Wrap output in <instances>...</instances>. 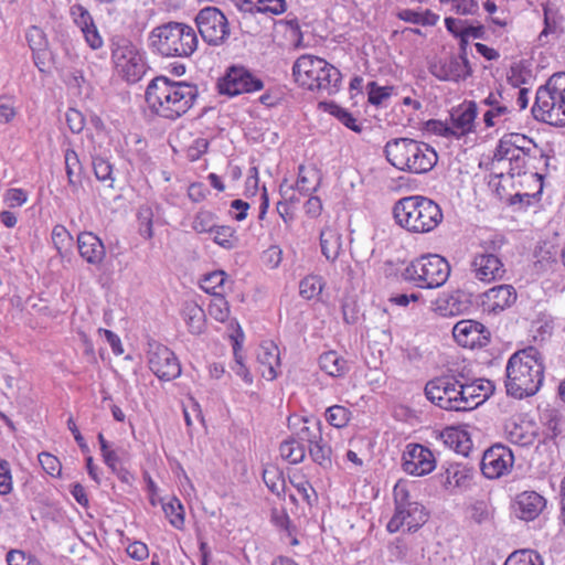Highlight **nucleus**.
<instances>
[{
  "instance_id": "f257e3e1",
  "label": "nucleus",
  "mask_w": 565,
  "mask_h": 565,
  "mask_svg": "<svg viewBox=\"0 0 565 565\" xmlns=\"http://www.w3.org/2000/svg\"><path fill=\"white\" fill-rule=\"evenodd\" d=\"M199 97L196 85L186 82H174L166 76L154 77L145 94L149 108L158 116L178 119L186 114Z\"/></svg>"
},
{
  "instance_id": "f03ea898",
  "label": "nucleus",
  "mask_w": 565,
  "mask_h": 565,
  "mask_svg": "<svg viewBox=\"0 0 565 565\" xmlns=\"http://www.w3.org/2000/svg\"><path fill=\"white\" fill-rule=\"evenodd\" d=\"M505 373L508 395L519 399L534 395L544 379V365L540 352L534 347L516 351L510 356Z\"/></svg>"
},
{
  "instance_id": "7ed1b4c3",
  "label": "nucleus",
  "mask_w": 565,
  "mask_h": 565,
  "mask_svg": "<svg viewBox=\"0 0 565 565\" xmlns=\"http://www.w3.org/2000/svg\"><path fill=\"white\" fill-rule=\"evenodd\" d=\"M396 223L411 233L434 231L444 218L440 206L429 198L411 195L399 199L393 207Z\"/></svg>"
},
{
  "instance_id": "20e7f679",
  "label": "nucleus",
  "mask_w": 565,
  "mask_h": 565,
  "mask_svg": "<svg viewBox=\"0 0 565 565\" xmlns=\"http://www.w3.org/2000/svg\"><path fill=\"white\" fill-rule=\"evenodd\" d=\"M386 160L396 169L409 173H427L438 161L429 145L411 138H395L384 147Z\"/></svg>"
},
{
  "instance_id": "39448f33",
  "label": "nucleus",
  "mask_w": 565,
  "mask_h": 565,
  "mask_svg": "<svg viewBox=\"0 0 565 565\" xmlns=\"http://www.w3.org/2000/svg\"><path fill=\"white\" fill-rule=\"evenodd\" d=\"M150 40L161 55L178 57L191 56L199 43L194 29L181 22H168L154 28Z\"/></svg>"
},
{
  "instance_id": "423d86ee",
  "label": "nucleus",
  "mask_w": 565,
  "mask_h": 565,
  "mask_svg": "<svg viewBox=\"0 0 565 565\" xmlns=\"http://www.w3.org/2000/svg\"><path fill=\"white\" fill-rule=\"evenodd\" d=\"M450 265L440 255L428 254L412 260L402 273V278L417 288L441 287L449 278Z\"/></svg>"
},
{
  "instance_id": "0eeeda50",
  "label": "nucleus",
  "mask_w": 565,
  "mask_h": 565,
  "mask_svg": "<svg viewBox=\"0 0 565 565\" xmlns=\"http://www.w3.org/2000/svg\"><path fill=\"white\" fill-rule=\"evenodd\" d=\"M461 381L455 375L435 377L425 385L426 397L446 411L463 412Z\"/></svg>"
},
{
  "instance_id": "6e6552de",
  "label": "nucleus",
  "mask_w": 565,
  "mask_h": 565,
  "mask_svg": "<svg viewBox=\"0 0 565 565\" xmlns=\"http://www.w3.org/2000/svg\"><path fill=\"white\" fill-rule=\"evenodd\" d=\"M111 57L116 70L129 83L138 82L145 74V63L137 49L127 39L113 42Z\"/></svg>"
},
{
  "instance_id": "1a4fd4ad",
  "label": "nucleus",
  "mask_w": 565,
  "mask_h": 565,
  "mask_svg": "<svg viewBox=\"0 0 565 565\" xmlns=\"http://www.w3.org/2000/svg\"><path fill=\"white\" fill-rule=\"evenodd\" d=\"M195 22L202 39L210 45L223 44L230 36L227 19L216 7L201 9Z\"/></svg>"
},
{
  "instance_id": "9d476101",
  "label": "nucleus",
  "mask_w": 565,
  "mask_h": 565,
  "mask_svg": "<svg viewBox=\"0 0 565 565\" xmlns=\"http://www.w3.org/2000/svg\"><path fill=\"white\" fill-rule=\"evenodd\" d=\"M546 82L539 87L532 114L535 119L556 127H565V104L555 96Z\"/></svg>"
},
{
  "instance_id": "9b49d317",
  "label": "nucleus",
  "mask_w": 565,
  "mask_h": 565,
  "mask_svg": "<svg viewBox=\"0 0 565 565\" xmlns=\"http://www.w3.org/2000/svg\"><path fill=\"white\" fill-rule=\"evenodd\" d=\"M148 345V364L158 379L171 381L181 374L180 362L168 347L154 341Z\"/></svg>"
},
{
  "instance_id": "f8f14e48",
  "label": "nucleus",
  "mask_w": 565,
  "mask_h": 565,
  "mask_svg": "<svg viewBox=\"0 0 565 565\" xmlns=\"http://www.w3.org/2000/svg\"><path fill=\"white\" fill-rule=\"evenodd\" d=\"M263 86L262 79L255 77L243 66H231L217 84L218 92L228 96L256 92L262 89Z\"/></svg>"
},
{
  "instance_id": "ddd939ff",
  "label": "nucleus",
  "mask_w": 565,
  "mask_h": 565,
  "mask_svg": "<svg viewBox=\"0 0 565 565\" xmlns=\"http://www.w3.org/2000/svg\"><path fill=\"white\" fill-rule=\"evenodd\" d=\"M514 456L510 448L497 444L488 448L481 459V471L488 479L503 476L513 466Z\"/></svg>"
},
{
  "instance_id": "4468645a",
  "label": "nucleus",
  "mask_w": 565,
  "mask_h": 565,
  "mask_svg": "<svg viewBox=\"0 0 565 565\" xmlns=\"http://www.w3.org/2000/svg\"><path fill=\"white\" fill-rule=\"evenodd\" d=\"M436 467L431 450L419 444H409L403 454V469L413 476H425Z\"/></svg>"
},
{
  "instance_id": "2eb2a0df",
  "label": "nucleus",
  "mask_w": 565,
  "mask_h": 565,
  "mask_svg": "<svg viewBox=\"0 0 565 565\" xmlns=\"http://www.w3.org/2000/svg\"><path fill=\"white\" fill-rule=\"evenodd\" d=\"M427 521V513L422 504H409L402 510H395L387 523V531L395 533L406 526L408 532L417 531Z\"/></svg>"
},
{
  "instance_id": "dca6fc26",
  "label": "nucleus",
  "mask_w": 565,
  "mask_h": 565,
  "mask_svg": "<svg viewBox=\"0 0 565 565\" xmlns=\"http://www.w3.org/2000/svg\"><path fill=\"white\" fill-rule=\"evenodd\" d=\"M471 271L481 281L490 282L501 279L505 269L501 259L491 253L477 254L471 262Z\"/></svg>"
},
{
  "instance_id": "f3484780",
  "label": "nucleus",
  "mask_w": 565,
  "mask_h": 565,
  "mask_svg": "<svg viewBox=\"0 0 565 565\" xmlns=\"http://www.w3.org/2000/svg\"><path fill=\"white\" fill-rule=\"evenodd\" d=\"M431 75L439 81H465L472 75L471 65H465L455 55L446 61L431 62L428 67Z\"/></svg>"
},
{
  "instance_id": "a211bd4d",
  "label": "nucleus",
  "mask_w": 565,
  "mask_h": 565,
  "mask_svg": "<svg viewBox=\"0 0 565 565\" xmlns=\"http://www.w3.org/2000/svg\"><path fill=\"white\" fill-rule=\"evenodd\" d=\"M321 67H326V60L312 55H301L292 66V76L300 86L311 89L315 77L319 75Z\"/></svg>"
},
{
  "instance_id": "6ab92c4d",
  "label": "nucleus",
  "mask_w": 565,
  "mask_h": 565,
  "mask_svg": "<svg viewBox=\"0 0 565 565\" xmlns=\"http://www.w3.org/2000/svg\"><path fill=\"white\" fill-rule=\"evenodd\" d=\"M288 426L295 429L292 437L302 444L310 446L321 439V422L315 417H289Z\"/></svg>"
},
{
  "instance_id": "aec40b11",
  "label": "nucleus",
  "mask_w": 565,
  "mask_h": 565,
  "mask_svg": "<svg viewBox=\"0 0 565 565\" xmlns=\"http://www.w3.org/2000/svg\"><path fill=\"white\" fill-rule=\"evenodd\" d=\"M546 500L535 491L520 493L514 503V512L518 518L531 521L540 515L545 508Z\"/></svg>"
},
{
  "instance_id": "412c9836",
  "label": "nucleus",
  "mask_w": 565,
  "mask_h": 565,
  "mask_svg": "<svg viewBox=\"0 0 565 565\" xmlns=\"http://www.w3.org/2000/svg\"><path fill=\"white\" fill-rule=\"evenodd\" d=\"M462 411H471L483 403L492 394V385L490 381L477 380L472 383H462Z\"/></svg>"
},
{
  "instance_id": "4be33fe9",
  "label": "nucleus",
  "mask_w": 565,
  "mask_h": 565,
  "mask_svg": "<svg viewBox=\"0 0 565 565\" xmlns=\"http://www.w3.org/2000/svg\"><path fill=\"white\" fill-rule=\"evenodd\" d=\"M77 246L81 256L92 265L100 264L106 250L103 242L92 232H82L77 236Z\"/></svg>"
},
{
  "instance_id": "5701e85b",
  "label": "nucleus",
  "mask_w": 565,
  "mask_h": 565,
  "mask_svg": "<svg viewBox=\"0 0 565 565\" xmlns=\"http://www.w3.org/2000/svg\"><path fill=\"white\" fill-rule=\"evenodd\" d=\"M473 470L461 465H451L441 475V484L451 494L456 493V489L466 490L470 488Z\"/></svg>"
},
{
  "instance_id": "b1692460",
  "label": "nucleus",
  "mask_w": 565,
  "mask_h": 565,
  "mask_svg": "<svg viewBox=\"0 0 565 565\" xmlns=\"http://www.w3.org/2000/svg\"><path fill=\"white\" fill-rule=\"evenodd\" d=\"M483 303L490 311H502L516 300V291L511 285H499L490 288L483 295Z\"/></svg>"
},
{
  "instance_id": "393cba45",
  "label": "nucleus",
  "mask_w": 565,
  "mask_h": 565,
  "mask_svg": "<svg viewBox=\"0 0 565 565\" xmlns=\"http://www.w3.org/2000/svg\"><path fill=\"white\" fill-rule=\"evenodd\" d=\"M257 361L262 367V375L268 381H273L277 376L276 366L279 365V351L277 345L271 341L262 343L257 351Z\"/></svg>"
},
{
  "instance_id": "a878e982",
  "label": "nucleus",
  "mask_w": 565,
  "mask_h": 565,
  "mask_svg": "<svg viewBox=\"0 0 565 565\" xmlns=\"http://www.w3.org/2000/svg\"><path fill=\"white\" fill-rule=\"evenodd\" d=\"M483 326L473 320H461L452 328L456 342L463 348H473L480 339Z\"/></svg>"
},
{
  "instance_id": "bb28decb",
  "label": "nucleus",
  "mask_w": 565,
  "mask_h": 565,
  "mask_svg": "<svg viewBox=\"0 0 565 565\" xmlns=\"http://www.w3.org/2000/svg\"><path fill=\"white\" fill-rule=\"evenodd\" d=\"M342 75L340 71L326 61V67H321L319 75L315 77L312 88L330 96L339 90Z\"/></svg>"
},
{
  "instance_id": "cd10ccee",
  "label": "nucleus",
  "mask_w": 565,
  "mask_h": 565,
  "mask_svg": "<svg viewBox=\"0 0 565 565\" xmlns=\"http://www.w3.org/2000/svg\"><path fill=\"white\" fill-rule=\"evenodd\" d=\"M477 117V105L475 102L468 103L465 107H460L451 113V122L457 131V138L472 131L475 119Z\"/></svg>"
},
{
  "instance_id": "c85d7f7f",
  "label": "nucleus",
  "mask_w": 565,
  "mask_h": 565,
  "mask_svg": "<svg viewBox=\"0 0 565 565\" xmlns=\"http://www.w3.org/2000/svg\"><path fill=\"white\" fill-rule=\"evenodd\" d=\"M505 431L509 441L521 447L533 445L537 438L535 428L529 422H511L505 426Z\"/></svg>"
},
{
  "instance_id": "c756f323",
  "label": "nucleus",
  "mask_w": 565,
  "mask_h": 565,
  "mask_svg": "<svg viewBox=\"0 0 565 565\" xmlns=\"http://www.w3.org/2000/svg\"><path fill=\"white\" fill-rule=\"evenodd\" d=\"M183 319L192 334H201L205 329V312L195 302H186L182 309Z\"/></svg>"
},
{
  "instance_id": "7c9ffc66",
  "label": "nucleus",
  "mask_w": 565,
  "mask_h": 565,
  "mask_svg": "<svg viewBox=\"0 0 565 565\" xmlns=\"http://www.w3.org/2000/svg\"><path fill=\"white\" fill-rule=\"evenodd\" d=\"M320 246L326 258L334 262L341 249V235L334 228H323L320 233Z\"/></svg>"
},
{
  "instance_id": "2f4dec72",
  "label": "nucleus",
  "mask_w": 565,
  "mask_h": 565,
  "mask_svg": "<svg viewBox=\"0 0 565 565\" xmlns=\"http://www.w3.org/2000/svg\"><path fill=\"white\" fill-rule=\"evenodd\" d=\"M319 365L322 371L331 376H341L348 371L347 361L335 351H328L320 355Z\"/></svg>"
},
{
  "instance_id": "473e14b6",
  "label": "nucleus",
  "mask_w": 565,
  "mask_h": 565,
  "mask_svg": "<svg viewBox=\"0 0 565 565\" xmlns=\"http://www.w3.org/2000/svg\"><path fill=\"white\" fill-rule=\"evenodd\" d=\"M279 450L282 459L292 465L302 462L306 457V446L292 436L280 444Z\"/></svg>"
},
{
  "instance_id": "72a5a7b5",
  "label": "nucleus",
  "mask_w": 565,
  "mask_h": 565,
  "mask_svg": "<svg viewBox=\"0 0 565 565\" xmlns=\"http://www.w3.org/2000/svg\"><path fill=\"white\" fill-rule=\"evenodd\" d=\"M263 480L267 488L276 495L285 493L286 482L282 471L276 466H267L263 470Z\"/></svg>"
},
{
  "instance_id": "f704fd0d",
  "label": "nucleus",
  "mask_w": 565,
  "mask_h": 565,
  "mask_svg": "<svg viewBox=\"0 0 565 565\" xmlns=\"http://www.w3.org/2000/svg\"><path fill=\"white\" fill-rule=\"evenodd\" d=\"M308 450L311 459L323 469H328L332 466V449L322 437L319 441L308 446Z\"/></svg>"
},
{
  "instance_id": "c9c22d12",
  "label": "nucleus",
  "mask_w": 565,
  "mask_h": 565,
  "mask_svg": "<svg viewBox=\"0 0 565 565\" xmlns=\"http://www.w3.org/2000/svg\"><path fill=\"white\" fill-rule=\"evenodd\" d=\"M64 159L68 183L73 186L81 184L83 167L78 154L73 149H67L65 151Z\"/></svg>"
},
{
  "instance_id": "e433bc0d",
  "label": "nucleus",
  "mask_w": 565,
  "mask_h": 565,
  "mask_svg": "<svg viewBox=\"0 0 565 565\" xmlns=\"http://www.w3.org/2000/svg\"><path fill=\"white\" fill-rule=\"evenodd\" d=\"M500 140L503 141V145L519 149L525 154H532V152H541L531 138H527L521 134H507Z\"/></svg>"
},
{
  "instance_id": "4c0bfd02",
  "label": "nucleus",
  "mask_w": 565,
  "mask_h": 565,
  "mask_svg": "<svg viewBox=\"0 0 565 565\" xmlns=\"http://www.w3.org/2000/svg\"><path fill=\"white\" fill-rule=\"evenodd\" d=\"M239 10L243 13L241 24L247 28L246 32L250 34H258L260 32V28L258 24L253 25L252 21L256 17L257 12V0H242L238 6Z\"/></svg>"
},
{
  "instance_id": "58836bf2",
  "label": "nucleus",
  "mask_w": 565,
  "mask_h": 565,
  "mask_svg": "<svg viewBox=\"0 0 565 565\" xmlns=\"http://www.w3.org/2000/svg\"><path fill=\"white\" fill-rule=\"evenodd\" d=\"M162 509L169 519V522L175 529H182L184 524V510L181 502L177 498L162 504Z\"/></svg>"
},
{
  "instance_id": "ea45409f",
  "label": "nucleus",
  "mask_w": 565,
  "mask_h": 565,
  "mask_svg": "<svg viewBox=\"0 0 565 565\" xmlns=\"http://www.w3.org/2000/svg\"><path fill=\"white\" fill-rule=\"evenodd\" d=\"M323 286L322 277L316 275L307 276L299 284L300 296L308 300L312 299L321 294Z\"/></svg>"
},
{
  "instance_id": "a19ab883",
  "label": "nucleus",
  "mask_w": 565,
  "mask_h": 565,
  "mask_svg": "<svg viewBox=\"0 0 565 565\" xmlns=\"http://www.w3.org/2000/svg\"><path fill=\"white\" fill-rule=\"evenodd\" d=\"M504 565H543L542 557L534 551L521 550L513 552Z\"/></svg>"
},
{
  "instance_id": "79ce46f5",
  "label": "nucleus",
  "mask_w": 565,
  "mask_h": 565,
  "mask_svg": "<svg viewBox=\"0 0 565 565\" xmlns=\"http://www.w3.org/2000/svg\"><path fill=\"white\" fill-rule=\"evenodd\" d=\"M351 412L341 405L330 406L326 412L327 422L337 428L347 426L350 420Z\"/></svg>"
},
{
  "instance_id": "37998d69",
  "label": "nucleus",
  "mask_w": 565,
  "mask_h": 565,
  "mask_svg": "<svg viewBox=\"0 0 565 565\" xmlns=\"http://www.w3.org/2000/svg\"><path fill=\"white\" fill-rule=\"evenodd\" d=\"M93 169L96 178L107 183L108 188H113L114 177H113V166L110 162L102 157H95L93 159Z\"/></svg>"
},
{
  "instance_id": "c03bdc74",
  "label": "nucleus",
  "mask_w": 565,
  "mask_h": 565,
  "mask_svg": "<svg viewBox=\"0 0 565 565\" xmlns=\"http://www.w3.org/2000/svg\"><path fill=\"white\" fill-rule=\"evenodd\" d=\"M369 103L374 106H380L384 100L390 98L393 94V86H380L376 82H370L366 86Z\"/></svg>"
},
{
  "instance_id": "a18cd8bd",
  "label": "nucleus",
  "mask_w": 565,
  "mask_h": 565,
  "mask_svg": "<svg viewBox=\"0 0 565 565\" xmlns=\"http://www.w3.org/2000/svg\"><path fill=\"white\" fill-rule=\"evenodd\" d=\"M329 113L352 131H362V127L356 122V118L351 113L340 107L339 105L330 104Z\"/></svg>"
},
{
  "instance_id": "49530a36",
  "label": "nucleus",
  "mask_w": 565,
  "mask_h": 565,
  "mask_svg": "<svg viewBox=\"0 0 565 565\" xmlns=\"http://www.w3.org/2000/svg\"><path fill=\"white\" fill-rule=\"evenodd\" d=\"M214 242L226 248L232 249L237 244V237L235 236V230L231 226L222 225L215 226L214 231Z\"/></svg>"
},
{
  "instance_id": "de8ad7c7",
  "label": "nucleus",
  "mask_w": 565,
  "mask_h": 565,
  "mask_svg": "<svg viewBox=\"0 0 565 565\" xmlns=\"http://www.w3.org/2000/svg\"><path fill=\"white\" fill-rule=\"evenodd\" d=\"M483 103L491 107V109H489L483 116V120L487 127L494 126V117H499L508 113V107L500 105L497 96L493 93H490Z\"/></svg>"
},
{
  "instance_id": "09e8293b",
  "label": "nucleus",
  "mask_w": 565,
  "mask_h": 565,
  "mask_svg": "<svg viewBox=\"0 0 565 565\" xmlns=\"http://www.w3.org/2000/svg\"><path fill=\"white\" fill-rule=\"evenodd\" d=\"M225 281L226 274L223 270H216L205 276L202 288L216 297V295H222L217 289H222Z\"/></svg>"
},
{
  "instance_id": "8fccbe9b",
  "label": "nucleus",
  "mask_w": 565,
  "mask_h": 565,
  "mask_svg": "<svg viewBox=\"0 0 565 565\" xmlns=\"http://www.w3.org/2000/svg\"><path fill=\"white\" fill-rule=\"evenodd\" d=\"M470 520L477 524H483L491 520L490 505L486 501H476L468 508Z\"/></svg>"
},
{
  "instance_id": "3c124183",
  "label": "nucleus",
  "mask_w": 565,
  "mask_h": 565,
  "mask_svg": "<svg viewBox=\"0 0 565 565\" xmlns=\"http://www.w3.org/2000/svg\"><path fill=\"white\" fill-rule=\"evenodd\" d=\"M209 313L215 320L224 322L230 316V306L223 295H216L209 306Z\"/></svg>"
},
{
  "instance_id": "603ef678",
  "label": "nucleus",
  "mask_w": 565,
  "mask_h": 565,
  "mask_svg": "<svg viewBox=\"0 0 565 565\" xmlns=\"http://www.w3.org/2000/svg\"><path fill=\"white\" fill-rule=\"evenodd\" d=\"M214 218H215V216L212 212L200 211L194 216V220L192 222V228L196 233H207V232L212 233L216 226L214 223Z\"/></svg>"
},
{
  "instance_id": "864d4df0",
  "label": "nucleus",
  "mask_w": 565,
  "mask_h": 565,
  "mask_svg": "<svg viewBox=\"0 0 565 565\" xmlns=\"http://www.w3.org/2000/svg\"><path fill=\"white\" fill-rule=\"evenodd\" d=\"M38 462L41 465V467L47 475L52 477L61 476L62 465L57 457L49 452H41L38 455Z\"/></svg>"
},
{
  "instance_id": "5fc2aeb1",
  "label": "nucleus",
  "mask_w": 565,
  "mask_h": 565,
  "mask_svg": "<svg viewBox=\"0 0 565 565\" xmlns=\"http://www.w3.org/2000/svg\"><path fill=\"white\" fill-rule=\"evenodd\" d=\"M312 178H316V179H320L319 178V171L312 167L310 168L309 170H307L305 168V166H300L299 167V175H298V179H297V189L301 192V193H309V192H315L317 191V186H308L307 184L309 183V180L312 179Z\"/></svg>"
},
{
  "instance_id": "6e6d98bb",
  "label": "nucleus",
  "mask_w": 565,
  "mask_h": 565,
  "mask_svg": "<svg viewBox=\"0 0 565 565\" xmlns=\"http://www.w3.org/2000/svg\"><path fill=\"white\" fill-rule=\"evenodd\" d=\"M531 78V72L526 70L521 63H514L511 65L508 82L514 86L520 87L523 84H526Z\"/></svg>"
},
{
  "instance_id": "4d7b16f0",
  "label": "nucleus",
  "mask_w": 565,
  "mask_h": 565,
  "mask_svg": "<svg viewBox=\"0 0 565 565\" xmlns=\"http://www.w3.org/2000/svg\"><path fill=\"white\" fill-rule=\"evenodd\" d=\"M139 233L147 239L152 238V211L148 206L140 207L138 212Z\"/></svg>"
},
{
  "instance_id": "13d9d810",
  "label": "nucleus",
  "mask_w": 565,
  "mask_h": 565,
  "mask_svg": "<svg viewBox=\"0 0 565 565\" xmlns=\"http://www.w3.org/2000/svg\"><path fill=\"white\" fill-rule=\"evenodd\" d=\"M52 241L58 253L63 254L71 245L72 236L63 225H56L52 231Z\"/></svg>"
},
{
  "instance_id": "bf43d9fd",
  "label": "nucleus",
  "mask_w": 565,
  "mask_h": 565,
  "mask_svg": "<svg viewBox=\"0 0 565 565\" xmlns=\"http://www.w3.org/2000/svg\"><path fill=\"white\" fill-rule=\"evenodd\" d=\"M71 15L81 30L93 26L94 20L88 10L82 4L71 7Z\"/></svg>"
},
{
  "instance_id": "052dcab7",
  "label": "nucleus",
  "mask_w": 565,
  "mask_h": 565,
  "mask_svg": "<svg viewBox=\"0 0 565 565\" xmlns=\"http://www.w3.org/2000/svg\"><path fill=\"white\" fill-rule=\"evenodd\" d=\"M394 501H395V510L405 509L409 504H419L416 501H411L409 492L406 488V484H404L402 482H397L394 487Z\"/></svg>"
},
{
  "instance_id": "680f3d73",
  "label": "nucleus",
  "mask_w": 565,
  "mask_h": 565,
  "mask_svg": "<svg viewBox=\"0 0 565 565\" xmlns=\"http://www.w3.org/2000/svg\"><path fill=\"white\" fill-rule=\"evenodd\" d=\"M286 11L285 0H257V12L271 13L275 15Z\"/></svg>"
},
{
  "instance_id": "e2e57ef3",
  "label": "nucleus",
  "mask_w": 565,
  "mask_h": 565,
  "mask_svg": "<svg viewBox=\"0 0 565 565\" xmlns=\"http://www.w3.org/2000/svg\"><path fill=\"white\" fill-rule=\"evenodd\" d=\"M521 153L522 152L519 149L503 145V141L500 140L499 145L494 151L493 158L497 161H505L507 160V161H509V163H512L516 157L521 156Z\"/></svg>"
},
{
  "instance_id": "0e129e2a",
  "label": "nucleus",
  "mask_w": 565,
  "mask_h": 565,
  "mask_svg": "<svg viewBox=\"0 0 565 565\" xmlns=\"http://www.w3.org/2000/svg\"><path fill=\"white\" fill-rule=\"evenodd\" d=\"M547 83L553 88L554 97L556 96L565 104V72L553 74Z\"/></svg>"
},
{
  "instance_id": "69168bd1",
  "label": "nucleus",
  "mask_w": 565,
  "mask_h": 565,
  "mask_svg": "<svg viewBox=\"0 0 565 565\" xmlns=\"http://www.w3.org/2000/svg\"><path fill=\"white\" fill-rule=\"evenodd\" d=\"M536 157V152H532V154L521 153L520 157H516L512 163H510V174L511 177L525 174L527 170L529 160Z\"/></svg>"
},
{
  "instance_id": "338daca9",
  "label": "nucleus",
  "mask_w": 565,
  "mask_h": 565,
  "mask_svg": "<svg viewBox=\"0 0 565 565\" xmlns=\"http://www.w3.org/2000/svg\"><path fill=\"white\" fill-rule=\"evenodd\" d=\"M66 122L72 132L78 134L84 129L85 119L81 111L71 108L66 113Z\"/></svg>"
},
{
  "instance_id": "774afa93",
  "label": "nucleus",
  "mask_w": 565,
  "mask_h": 565,
  "mask_svg": "<svg viewBox=\"0 0 565 565\" xmlns=\"http://www.w3.org/2000/svg\"><path fill=\"white\" fill-rule=\"evenodd\" d=\"M8 565H35L31 557H26L25 553L19 550H11L7 554Z\"/></svg>"
}]
</instances>
